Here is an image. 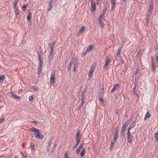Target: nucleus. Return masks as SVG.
I'll list each match as a JSON object with an SVG mask.
<instances>
[{"mask_svg": "<svg viewBox=\"0 0 158 158\" xmlns=\"http://www.w3.org/2000/svg\"><path fill=\"white\" fill-rule=\"evenodd\" d=\"M150 116H151V115H150L149 112L148 111L145 115V117L144 119V120H145L146 118H150Z\"/></svg>", "mask_w": 158, "mask_h": 158, "instance_id": "nucleus-26", "label": "nucleus"}, {"mask_svg": "<svg viewBox=\"0 0 158 158\" xmlns=\"http://www.w3.org/2000/svg\"><path fill=\"white\" fill-rule=\"evenodd\" d=\"M118 127H117L116 128V129L115 132H114V134L116 135H118Z\"/></svg>", "mask_w": 158, "mask_h": 158, "instance_id": "nucleus-42", "label": "nucleus"}, {"mask_svg": "<svg viewBox=\"0 0 158 158\" xmlns=\"http://www.w3.org/2000/svg\"><path fill=\"white\" fill-rule=\"evenodd\" d=\"M151 62L152 63L151 66L152 67V71L153 73H155L156 71V67L155 64V62L154 61V59L153 58L152 56H151Z\"/></svg>", "mask_w": 158, "mask_h": 158, "instance_id": "nucleus-5", "label": "nucleus"}, {"mask_svg": "<svg viewBox=\"0 0 158 158\" xmlns=\"http://www.w3.org/2000/svg\"><path fill=\"white\" fill-rule=\"evenodd\" d=\"M131 123V121L130 120L127 121L126 122L123 124V125H125L126 126H127Z\"/></svg>", "mask_w": 158, "mask_h": 158, "instance_id": "nucleus-35", "label": "nucleus"}, {"mask_svg": "<svg viewBox=\"0 0 158 158\" xmlns=\"http://www.w3.org/2000/svg\"><path fill=\"white\" fill-rule=\"evenodd\" d=\"M12 97H13L14 99H19L20 98V97L17 96L16 95L14 94L13 93H12Z\"/></svg>", "mask_w": 158, "mask_h": 158, "instance_id": "nucleus-23", "label": "nucleus"}, {"mask_svg": "<svg viewBox=\"0 0 158 158\" xmlns=\"http://www.w3.org/2000/svg\"><path fill=\"white\" fill-rule=\"evenodd\" d=\"M17 3V1H15L14 4V8H17V7H16Z\"/></svg>", "mask_w": 158, "mask_h": 158, "instance_id": "nucleus-48", "label": "nucleus"}, {"mask_svg": "<svg viewBox=\"0 0 158 158\" xmlns=\"http://www.w3.org/2000/svg\"><path fill=\"white\" fill-rule=\"evenodd\" d=\"M106 12V11L103 10L102 11V12L100 14L103 16L105 15Z\"/></svg>", "mask_w": 158, "mask_h": 158, "instance_id": "nucleus-49", "label": "nucleus"}, {"mask_svg": "<svg viewBox=\"0 0 158 158\" xmlns=\"http://www.w3.org/2000/svg\"><path fill=\"white\" fill-rule=\"evenodd\" d=\"M121 135L123 137H124L125 136V132L121 131Z\"/></svg>", "mask_w": 158, "mask_h": 158, "instance_id": "nucleus-46", "label": "nucleus"}, {"mask_svg": "<svg viewBox=\"0 0 158 158\" xmlns=\"http://www.w3.org/2000/svg\"><path fill=\"white\" fill-rule=\"evenodd\" d=\"M113 140V141L114 142L116 143L117 140L118 138V135H114Z\"/></svg>", "mask_w": 158, "mask_h": 158, "instance_id": "nucleus-22", "label": "nucleus"}, {"mask_svg": "<svg viewBox=\"0 0 158 158\" xmlns=\"http://www.w3.org/2000/svg\"><path fill=\"white\" fill-rule=\"evenodd\" d=\"M151 15V14H150V13H147L145 19H149Z\"/></svg>", "mask_w": 158, "mask_h": 158, "instance_id": "nucleus-34", "label": "nucleus"}, {"mask_svg": "<svg viewBox=\"0 0 158 158\" xmlns=\"http://www.w3.org/2000/svg\"><path fill=\"white\" fill-rule=\"evenodd\" d=\"M78 63L77 61H76L75 63L74 64L73 71L74 72H76V69L77 67Z\"/></svg>", "mask_w": 158, "mask_h": 158, "instance_id": "nucleus-17", "label": "nucleus"}, {"mask_svg": "<svg viewBox=\"0 0 158 158\" xmlns=\"http://www.w3.org/2000/svg\"><path fill=\"white\" fill-rule=\"evenodd\" d=\"M153 9L150 8H149L147 13H150V14H152V13L153 10Z\"/></svg>", "mask_w": 158, "mask_h": 158, "instance_id": "nucleus-41", "label": "nucleus"}, {"mask_svg": "<svg viewBox=\"0 0 158 158\" xmlns=\"http://www.w3.org/2000/svg\"><path fill=\"white\" fill-rule=\"evenodd\" d=\"M124 42L123 41L121 43V45H120L119 47H121V48H122L123 47V45H124Z\"/></svg>", "mask_w": 158, "mask_h": 158, "instance_id": "nucleus-57", "label": "nucleus"}, {"mask_svg": "<svg viewBox=\"0 0 158 158\" xmlns=\"http://www.w3.org/2000/svg\"><path fill=\"white\" fill-rule=\"evenodd\" d=\"M114 143L115 142H114V141L111 142L110 147V150H111L113 149Z\"/></svg>", "mask_w": 158, "mask_h": 158, "instance_id": "nucleus-40", "label": "nucleus"}, {"mask_svg": "<svg viewBox=\"0 0 158 158\" xmlns=\"http://www.w3.org/2000/svg\"><path fill=\"white\" fill-rule=\"evenodd\" d=\"M31 89L32 90H35V91H37L38 90V89L34 86H32L31 88Z\"/></svg>", "mask_w": 158, "mask_h": 158, "instance_id": "nucleus-43", "label": "nucleus"}, {"mask_svg": "<svg viewBox=\"0 0 158 158\" xmlns=\"http://www.w3.org/2000/svg\"><path fill=\"white\" fill-rule=\"evenodd\" d=\"M103 16V15H101V14H100V15L99 16L98 20L102 19V18Z\"/></svg>", "mask_w": 158, "mask_h": 158, "instance_id": "nucleus-58", "label": "nucleus"}, {"mask_svg": "<svg viewBox=\"0 0 158 158\" xmlns=\"http://www.w3.org/2000/svg\"><path fill=\"white\" fill-rule=\"evenodd\" d=\"M33 99V96H31L29 97V100L30 101L32 100Z\"/></svg>", "mask_w": 158, "mask_h": 158, "instance_id": "nucleus-53", "label": "nucleus"}, {"mask_svg": "<svg viewBox=\"0 0 158 158\" xmlns=\"http://www.w3.org/2000/svg\"><path fill=\"white\" fill-rule=\"evenodd\" d=\"M149 21V19H146V25L148 26V23Z\"/></svg>", "mask_w": 158, "mask_h": 158, "instance_id": "nucleus-61", "label": "nucleus"}, {"mask_svg": "<svg viewBox=\"0 0 158 158\" xmlns=\"http://www.w3.org/2000/svg\"><path fill=\"white\" fill-rule=\"evenodd\" d=\"M85 103L84 98H81V104H83V105Z\"/></svg>", "mask_w": 158, "mask_h": 158, "instance_id": "nucleus-50", "label": "nucleus"}, {"mask_svg": "<svg viewBox=\"0 0 158 158\" xmlns=\"http://www.w3.org/2000/svg\"><path fill=\"white\" fill-rule=\"evenodd\" d=\"M96 9V5L94 0H91V8L90 10L92 14L94 15L95 14V11Z\"/></svg>", "mask_w": 158, "mask_h": 158, "instance_id": "nucleus-4", "label": "nucleus"}, {"mask_svg": "<svg viewBox=\"0 0 158 158\" xmlns=\"http://www.w3.org/2000/svg\"><path fill=\"white\" fill-rule=\"evenodd\" d=\"M48 6H49V7H48V10H50L51 9L52 7V5H48Z\"/></svg>", "mask_w": 158, "mask_h": 158, "instance_id": "nucleus-56", "label": "nucleus"}, {"mask_svg": "<svg viewBox=\"0 0 158 158\" xmlns=\"http://www.w3.org/2000/svg\"><path fill=\"white\" fill-rule=\"evenodd\" d=\"M76 60L77 61V63H78V58L77 57L74 58V57H73L72 60H71L69 64H70L71 65H72L73 63H75Z\"/></svg>", "mask_w": 158, "mask_h": 158, "instance_id": "nucleus-14", "label": "nucleus"}, {"mask_svg": "<svg viewBox=\"0 0 158 158\" xmlns=\"http://www.w3.org/2000/svg\"><path fill=\"white\" fill-rule=\"evenodd\" d=\"M110 63V60L106 58V60L105 61V64L104 65V68L105 69H107L108 67V65H109Z\"/></svg>", "mask_w": 158, "mask_h": 158, "instance_id": "nucleus-12", "label": "nucleus"}, {"mask_svg": "<svg viewBox=\"0 0 158 158\" xmlns=\"http://www.w3.org/2000/svg\"><path fill=\"white\" fill-rule=\"evenodd\" d=\"M22 157V158H27L26 156L24 154H23Z\"/></svg>", "mask_w": 158, "mask_h": 158, "instance_id": "nucleus-64", "label": "nucleus"}, {"mask_svg": "<svg viewBox=\"0 0 158 158\" xmlns=\"http://www.w3.org/2000/svg\"><path fill=\"white\" fill-rule=\"evenodd\" d=\"M86 148H83L81 150L80 153V156L81 157H83L85 153Z\"/></svg>", "mask_w": 158, "mask_h": 158, "instance_id": "nucleus-19", "label": "nucleus"}, {"mask_svg": "<svg viewBox=\"0 0 158 158\" xmlns=\"http://www.w3.org/2000/svg\"><path fill=\"white\" fill-rule=\"evenodd\" d=\"M64 158H69L67 156V152H65L64 153Z\"/></svg>", "mask_w": 158, "mask_h": 158, "instance_id": "nucleus-52", "label": "nucleus"}, {"mask_svg": "<svg viewBox=\"0 0 158 158\" xmlns=\"http://www.w3.org/2000/svg\"><path fill=\"white\" fill-rule=\"evenodd\" d=\"M139 71V68L138 67L137 68H136L135 72L134 73V75L136 76V75H137L138 74V73Z\"/></svg>", "mask_w": 158, "mask_h": 158, "instance_id": "nucleus-36", "label": "nucleus"}, {"mask_svg": "<svg viewBox=\"0 0 158 158\" xmlns=\"http://www.w3.org/2000/svg\"><path fill=\"white\" fill-rule=\"evenodd\" d=\"M94 67H93L92 66L90 68L88 74L89 79H90V78L92 77V74L94 73Z\"/></svg>", "mask_w": 158, "mask_h": 158, "instance_id": "nucleus-6", "label": "nucleus"}, {"mask_svg": "<svg viewBox=\"0 0 158 158\" xmlns=\"http://www.w3.org/2000/svg\"><path fill=\"white\" fill-rule=\"evenodd\" d=\"M80 131H78L76 133V137L77 141H80L81 137V136L80 134Z\"/></svg>", "mask_w": 158, "mask_h": 158, "instance_id": "nucleus-8", "label": "nucleus"}, {"mask_svg": "<svg viewBox=\"0 0 158 158\" xmlns=\"http://www.w3.org/2000/svg\"><path fill=\"white\" fill-rule=\"evenodd\" d=\"M15 12V13L16 18L19 17V14L18 8H14Z\"/></svg>", "mask_w": 158, "mask_h": 158, "instance_id": "nucleus-15", "label": "nucleus"}, {"mask_svg": "<svg viewBox=\"0 0 158 158\" xmlns=\"http://www.w3.org/2000/svg\"><path fill=\"white\" fill-rule=\"evenodd\" d=\"M35 145L34 144H32V143H31V145L30 146V147L31 148V150L33 151H35Z\"/></svg>", "mask_w": 158, "mask_h": 158, "instance_id": "nucleus-38", "label": "nucleus"}, {"mask_svg": "<svg viewBox=\"0 0 158 158\" xmlns=\"http://www.w3.org/2000/svg\"><path fill=\"white\" fill-rule=\"evenodd\" d=\"M155 136L156 138V139L158 143V132H157L155 133Z\"/></svg>", "mask_w": 158, "mask_h": 158, "instance_id": "nucleus-33", "label": "nucleus"}, {"mask_svg": "<svg viewBox=\"0 0 158 158\" xmlns=\"http://www.w3.org/2000/svg\"><path fill=\"white\" fill-rule=\"evenodd\" d=\"M79 142H80L79 141H77V142H76V145L73 147V149H75L76 148L77 146L78 145Z\"/></svg>", "mask_w": 158, "mask_h": 158, "instance_id": "nucleus-45", "label": "nucleus"}, {"mask_svg": "<svg viewBox=\"0 0 158 158\" xmlns=\"http://www.w3.org/2000/svg\"><path fill=\"white\" fill-rule=\"evenodd\" d=\"M56 41H54L52 43V45L50 46V50L54 51V45H55Z\"/></svg>", "mask_w": 158, "mask_h": 158, "instance_id": "nucleus-18", "label": "nucleus"}, {"mask_svg": "<svg viewBox=\"0 0 158 158\" xmlns=\"http://www.w3.org/2000/svg\"><path fill=\"white\" fill-rule=\"evenodd\" d=\"M5 120V118H0V123H2Z\"/></svg>", "mask_w": 158, "mask_h": 158, "instance_id": "nucleus-55", "label": "nucleus"}, {"mask_svg": "<svg viewBox=\"0 0 158 158\" xmlns=\"http://www.w3.org/2000/svg\"><path fill=\"white\" fill-rule=\"evenodd\" d=\"M126 127V126L125 125H123V127L122 128L121 131L125 132Z\"/></svg>", "mask_w": 158, "mask_h": 158, "instance_id": "nucleus-39", "label": "nucleus"}, {"mask_svg": "<svg viewBox=\"0 0 158 158\" xmlns=\"http://www.w3.org/2000/svg\"><path fill=\"white\" fill-rule=\"evenodd\" d=\"M103 84L101 86V85L100 84H99V86L100 87H102V88H101V90H102V91H103V90L104 89V88L103 87Z\"/></svg>", "mask_w": 158, "mask_h": 158, "instance_id": "nucleus-51", "label": "nucleus"}, {"mask_svg": "<svg viewBox=\"0 0 158 158\" xmlns=\"http://www.w3.org/2000/svg\"><path fill=\"white\" fill-rule=\"evenodd\" d=\"M5 76L3 75H2L0 76V83H2L4 80V78Z\"/></svg>", "mask_w": 158, "mask_h": 158, "instance_id": "nucleus-29", "label": "nucleus"}, {"mask_svg": "<svg viewBox=\"0 0 158 158\" xmlns=\"http://www.w3.org/2000/svg\"><path fill=\"white\" fill-rule=\"evenodd\" d=\"M120 87V85L118 84L114 85L113 88L115 90H117Z\"/></svg>", "mask_w": 158, "mask_h": 158, "instance_id": "nucleus-24", "label": "nucleus"}, {"mask_svg": "<svg viewBox=\"0 0 158 158\" xmlns=\"http://www.w3.org/2000/svg\"><path fill=\"white\" fill-rule=\"evenodd\" d=\"M38 57L40 61V65L38 69V75H40L41 73L42 70V66L43 64V57H41L39 53H38Z\"/></svg>", "mask_w": 158, "mask_h": 158, "instance_id": "nucleus-2", "label": "nucleus"}, {"mask_svg": "<svg viewBox=\"0 0 158 158\" xmlns=\"http://www.w3.org/2000/svg\"><path fill=\"white\" fill-rule=\"evenodd\" d=\"M98 20L99 21V24H100L101 27H103L104 26V24L103 22L102 21V19Z\"/></svg>", "mask_w": 158, "mask_h": 158, "instance_id": "nucleus-31", "label": "nucleus"}, {"mask_svg": "<svg viewBox=\"0 0 158 158\" xmlns=\"http://www.w3.org/2000/svg\"><path fill=\"white\" fill-rule=\"evenodd\" d=\"M142 53V51L141 50H139L138 51L137 53V55H140Z\"/></svg>", "mask_w": 158, "mask_h": 158, "instance_id": "nucleus-54", "label": "nucleus"}, {"mask_svg": "<svg viewBox=\"0 0 158 158\" xmlns=\"http://www.w3.org/2000/svg\"><path fill=\"white\" fill-rule=\"evenodd\" d=\"M124 62L123 59H122L121 60V65H123V63H124Z\"/></svg>", "mask_w": 158, "mask_h": 158, "instance_id": "nucleus-63", "label": "nucleus"}, {"mask_svg": "<svg viewBox=\"0 0 158 158\" xmlns=\"http://www.w3.org/2000/svg\"><path fill=\"white\" fill-rule=\"evenodd\" d=\"M85 30V27L83 26H82L81 29L79 30L77 34V36H78L80 35V34L83 33Z\"/></svg>", "mask_w": 158, "mask_h": 158, "instance_id": "nucleus-10", "label": "nucleus"}, {"mask_svg": "<svg viewBox=\"0 0 158 158\" xmlns=\"http://www.w3.org/2000/svg\"><path fill=\"white\" fill-rule=\"evenodd\" d=\"M56 70H54L51 74V76L50 80V83L51 85H53L55 80V76L56 73Z\"/></svg>", "mask_w": 158, "mask_h": 158, "instance_id": "nucleus-3", "label": "nucleus"}, {"mask_svg": "<svg viewBox=\"0 0 158 158\" xmlns=\"http://www.w3.org/2000/svg\"><path fill=\"white\" fill-rule=\"evenodd\" d=\"M132 128V127H130V126L129 127H128V131H127V133H130V130Z\"/></svg>", "mask_w": 158, "mask_h": 158, "instance_id": "nucleus-60", "label": "nucleus"}, {"mask_svg": "<svg viewBox=\"0 0 158 158\" xmlns=\"http://www.w3.org/2000/svg\"><path fill=\"white\" fill-rule=\"evenodd\" d=\"M111 3L112 4L111 6V10L112 11L115 7V1H111Z\"/></svg>", "mask_w": 158, "mask_h": 158, "instance_id": "nucleus-16", "label": "nucleus"}, {"mask_svg": "<svg viewBox=\"0 0 158 158\" xmlns=\"http://www.w3.org/2000/svg\"><path fill=\"white\" fill-rule=\"evenodd\" d=\"M120 112V110H119L117 111L116 114H119Z\"/></svg>", "mask_w": 158, "mask_h": 158, "instance_id": "nucleus-62", "label": "nucleus"}, {"mask_svg": "<svg viewBox=\"0 0 158 158\" xmlns=\"http://www.w3.org/2000/svg\"><path fill=\"white\" fill-rule=\"evenodd\" d=\"M136 85H135V86L134 87L133 89V93L134 94H135V95H136L137 96H138V94H137V92L135 91V89H136Z\"/></svg>", "mask_w": 158, "mask_h": 158, "instance_id": "nucleus-28", "label": "nucleus"}, {"mask_svg": "<svg viewBox=\"0 0 158 158\" xmlns=\"http://www.w3.org/2000/svg\"><path fill=\"white\" fill-rule=\"evenodd\" d=\"M94 47L93 45H90L87 48L86 51L89 52L93 49Z\"/></svg>", "mask_w": 158, "mask_h": 158, "instance_id": "nucleus-21", "label": "nucleus"}, {"mask_svg": "<svg viewBox=\"0 0 158 158\" xmlns=\"http://www.w3.org/2000/svg\"><path fill=\"white\" fill-rule=\"evenodd\" d=\"M52 1H51V0H49L48 5H52Z\"/></svg>", "mask_w": 158, "mask_h": 158, "instance_id": "nucleus-59", "label": "nucleus"}, {"mask_svg": "<svg viewBox=\"0 0 158 158\" xmlns=\"http://www.w3.org/2000/svg\"><path fill=\"white\" fill-rule=\"evenodd\" d=\"M87 91V89L86 88L85 90L83 89L82 91V92L81 94V98H84V96L85 94V93Z\"/></svg>", "mask_w": 158, "mask_h": 158, "instance_id": "nucleus-25", "label": "nucleus"}, {"mask_svg": "<svg viewBox=\"0 0 158 158\" xmlns=\"http://www.w3.org/2000/svg\"><path fill=\"white\" fill-rule=\"evenodd\" d=\"M27 6V5H23L22 8V10L23 11H24L26 10V8Z\"/></svg>", "mask_w": 158, "mask_h": 158, "instance_id": "nucleus-44", "label": "nucleus"}, {"mask_svg": "<svg viewBox=\"0 0 158 158\" xmlns=\"http://www.w3.org/2000/svg\"><path fill=\"white\" fill-rule=\"evenodd\" d=\"M99 101L101 102V104L103 105L104 104V101L102 97L99 98Z\"/></svg>", "mask_w": 158, "mask_h": 158, "instance_id": "nucleus-27", "label": "nucleus"}, {"mask_svg": "<svg viewBox=\"0 0 158 158\" xmlns=\"http://www.w3.org/2000/svg\"><path fill=\"white\" fill-rule=\"evenodd\" d=\"M30 131H32L35 132L34 133L35 137L38 139H42L44 138V135L40 133V132L39 130L36 129L35 127H32L30 129Z\"/></svg>", "mask_w": 158, "mask_h": 158, "instance_id": "nucleus-1", "label": "nucleus"}, {"mask_svg": "<svg viewBox=\"0 0 158 158\" xmlns=\"http://www.w3.org/2000/svg\"><path fill=\"white\" fill-rule=\"evenodd\" d=\"M71 65L70 64H69V65L68 66V71H71Z\"/></svg>", "mask_w": 158, "mask_h": 158, "instance_id": "nucleus-47", "label": "nucleus"}, {"mask_svg": "<svg viewBox=\"0 0 158 158\" xmlns=\"http://www.w3.org/2000/svg\"><path fill=\"white\" fill-rule=\"evenodd\" d=\"M84 145V143H81L79 145V147L77 148V149L76 151V153L77 154H79L80 152V150L83 147Z\"/></svg>", "mask_w": 158, "mask_h": 158, "instance_id": "nucleus-11", "label": "nucleus"}, {"mask_svg": "<svg viewBox=\"0 0 158 158\" xmlns=\"http://www.w3.org/2000/svg\"><path fill=\"white\" fill-rule=\"evenodd\" d=\"M28 15L27 17V19L28 22L31 23V16L32 14L30 12H28L27 13Z\"/></svg>", "mask_w": 158, "mask_h": 158, "instance_id": "nucleus-13", "label": "nucleus"}, {"mask_svg": "<svg viewBox=\"0 0 158 158\" xmlns=\"http://www.w3.org/2000/svg\"><path fill=\"white\" fill-rule=\"evenodd\" d=\"M149 8L153 9L154 8L153 0H151L149 3Z\"/></svg>", "mask_w": 158, "mask_h": 158, "instance_id": "nucleus-20", "label": "nucleus"}, {"mask_svg": "<svg viewBox=\"0 0 158 158\" xmlns=\"http://www.w3.org/2000/svg\"><path fill=\"white\" fill-rule=\"evenodd\" d=\"M54 51L50 50V53L48 56V63H50L52 61V58L53 53V52Z\"/></svg>", "mask_w": 158, "mask_h": 158, "instance_id": "nucleus-9", "label": "nucleus"}, {"mask_svg": "<svg viewBox=\"0 0 158 158\" xmlns=\"http://www.w3.org/2000/svg\"><path fill=\"white\" fill-rule=\"evenodd\" d=\"M53 139V136H52L50 139V140H49V142H48V146H47V148H48V147H49V146H50V145L51 144V143H52V139Z\"/></svg>", "mask_w": 158, "mask_h": 158, "instance_id": "nucleus-30", "label": "nucleus"}, {"mask_svg": "<svg viewBox=\"0 0 158 158\" xmlns=\"http://www.w3.org/2000/svg\"><path fill=\"white\" fill-rule=\"evenodd\" d=\"M135 121H133L130 126L131 127H132V128H133L135 126Z\"/></svg>", "mask_w": 158, "mask_h": 158, "instance_id": "nucleus-37", "label": "nucleus"}, {"mask_svg": "<svg viewBox=\"0 0 158 158\" xmlns=\"http://www.w3.org/2000/svg\"><path fill=\"white\" fill-rule=\"evenodd\" d=\"M132 136L130 133H127V141L130 143H131L132 142Z\"/></svg>", "mask_w": 158, "mask_h": 158, "instance_id": "nucleus-7", "label": "nucleus"}, {"mask_svg": "<svg viewBox=\"0 0 158 158\" xmlns=\"http://www.w3.org/2000/svg\"><path fill=\"white\" fill-rule=\"evenodd\" d=\"M103 91H99V94H98V97L99 98L100 97H102L103 96V94L104 93Z\"/></svg>", "mask_w": 158, "mask_h": 158, "instance_id": "nucleus-32", "label": "nucleus"}]
</instances>
